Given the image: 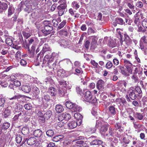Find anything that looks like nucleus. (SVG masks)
Listing matches in <instances>:
<instances>
[{"instance_id": "cd10ccee", "label": "nucleus", "mask_w": 147, "mask_h": 147, "mask_svg": "<svg viewBox=\"0 0 147 147\" xmlns=\"http://www.w3.org/2000/svg\"><path fill=\"white\" fill-rule=\"evenodd\" d=\"M52 112L51 111H47L43 115V117L47 120L49 119L52 115Z\"/></svg>"}, {"instance_id": "5701e85b", "label": "nucleus", "mask_w": 147, "mask_h": 147, "mask_svg": "<svg viewBox=\"0 0 147 147\" xmlns=\"http://www.w3.org/2000/svg\"><path fill=\"white\" fill-rule=\"evenodd\" d=\"M33 135L35 137L40 138L42 136V131L39 129L35 130L34 132Z\"/></svg>"}, {"instance_id": "052dcab7", "label": "nucleus", "mask_w": 147, "mask_h": 147, "mask_svg": "<svg viewBox=\"0 0 147 147\" xmlns=\"http://www.w3.org/2000/svg\"><path fill=\"white\" fill-rule=\"evenodd\" d=\"M45 81L46 83L48 82L49 83H51L53 82V80L50 78H46L45 79Z\"/></svg>"}, {"instance_id": "a18cd8bd", "label": "nucleus", "mask_w": 147, "mask_h": 147, "mask_svg": "<svg viewBox=\"0 0 147 147\" xmlns=\"http://www.w3.org/2000/svg\"><path fill=\"white\" fill-rule=\"evenodd\" d=\"M24 107L26 110H30L32 108V106L30 103H28L24 105Z\"/></svg>"}, {"instance_id": "09e8293b", "label": "nucleus", "mask_w": 147, "mask_h": 147, "mask_svg": "<svg viewBox=\"0 0 147 147\" xmlns=\"http://www.w3.org/2000/svg\"><path fill=\"white\" fill-rule=\"evenodd\" d=\"M90 39H92V41L91 43L97 42L98 38L97 36H91Z\"/></svg>"}, {"instance_id": "4d7b16f0", "label": "nucleus", "mask_w": 147, "mask_h": 147, "mask_svg": "<svg viewBox=\"0 0 147 147\" xmlns=\"http://www.w3.org/2000/svg\"><path fill=\"white\" fill-rule=\"evenodd\" d=\"M51 55L49 56V55H45L44 58L43 62L46 63L48 61V60L50 57Z\"/></svg>"}, {"instance_id": "338daca9", "label": "nucleus", "mask_w": 147, "mask_h": 147, "mask_svg": "<svg viewBox=\"0 0 147 147\" xmlns=\"http://www.w3.org/2000/svg\"><path fill=\"white\" fill-rule=\"evenodd\" d=\"M76 143L79 144H82V146H86V143H84L83 141H80L76 142Z\"/></svg>"}, {"instance_id": "bf43d9fd", "label": "nucleus", "mask_w": 147, "mask_h": 147, "mask_svg": "<svg viewBox=\"0 0 147 147\" xmlns=\"http://www.w3.org/2000/svg\"><path fill=\"white\" fill-rule=\"evenodd\" d=\"M131 78L132 80H134V82H136L138 80V78L137 77V75L133 74V76H132Z\"/></svg>"}, {"instance_id": "13d9d810", "label": "nucleus", "mask_w": 147, "mask_h": 147, "mask_svg": "<svg viewBox=\"0 0 147 147\" xmlns=\"http://www.w3.org/2000/svg\"><path fill=\"white\" fill-rule=\"evenodd\" d=\"M136 5L138 7L141 8L143 6V4L141 2L138 1L136 3Z\"/></svg>"}, {"instance_id": "58836bf2", "label": "nucleus", "mask_w": 147, "mask_h": 147, "mask_svg": "<svg viewBox=\"0 0 147 147\" xmlns=\"http://www.w3.org/2000/svg\"><path fill=\"white\" fill-rule=\"evenodd\" d=\"M10 126V124L8 122H5L3 123L2 126V128L5 129H8Z\"/></svg>"}, {"instance_id": "f257e3e1", "label": "nucleus", "mask_w": 147, "mask_h": 147, "mask_svg": "<svg viewBox=\"0 0 147 147\" xmlns=\"http://www.w3.org/2000/svg\"><path fill=\"white\" fill-rule=\"evenodd\" d=\"M65 104L66 107L70 109L72 112L80 111L81 110V108L79 107L77 105L73 103L70 101H67Z\"/></svg>"}, {"instance_id": "a19ab883", "label": "nucleus", "mask_w": 147, "mask_h": 147, "mask_svg": "<svg viewBox=\"0 0 147 147\" xmlns=\"http://www.w3.org/2000/svg\"><path fill=\"white\" fill-rule=\"evenodd\" d=\"M66 23V20H63L59 24L58 27V29H60L63 28Z\"/></svg>"}, {"instance_id": "7ed1b4c3", "label": "nucleus", "mask_w": 147, "mask_h": 147, "mask_svg": "<svg viewBox=\"0 0 147 147\" xmlns=\"http://www.w3.org/2000/svg\"><path fill=\"white\" fill-rule=\"evenodd\" d=\"M133 89V88H130L128 93L130 98L132 100H134L137 97L135 93L136 90Z\"/></svg>"}, {"instance_id": "37998d69", "label": "nucleus", "mask_w": 147, "mask_h": 147, "mask_svg": "<svg viewBox=\"0 0 147 147\" xmlns=\"http://www.w3.org/2000/svg\"><path fill=\"white\" fill-rule=\"evenodd\" d=\"M8 52V50L6 48H4L0 49V53L2 55H5Z\"/></svg>"}, {"instance_id": "72a5a7b5", "label": "nucleus", "mask_w": 147, "mask_h": 147, "mask_svg": "<svg viewBox=\"0 0 147 147\" xmlns=\"http://www.w3.org/2000/svg\"><path fill=\"white\" fill-rule=\"evenodd\" d=\"M22 133L24 135H26L28 134L29 131L28 128L26 127H23L21 131Z\"/></svg>"}, {"instance_id": "0eeeda50", "label": "nucleus", "mask_w": 147, "mask_h": 147, "mask_svg": "<svg viewBox=\"0 0 147 147\" xmlns=\"http://www.w3.org/2000/svg\"><path fill=\"white\" fill-rule=\"evenodd\" d=\"M84 97V98L88 101H90L93 99L92 94L89 91H87L85 93Z\"/></svg>"}, {"instance_id": "e433bc0d", "label": "nucleus", "mask_w": 147, "mask_h": 147, "mask_svg": "<svg viewBox=\"0 0 147 147\" xmlns=\"http://www.w3.org/2000/svg\"><path fill=\"white\" fill-rule=\"evenodd\" d=\"M71 6L73 8L76 9H78L80 7V5L76 1H74L72 3Z\"/></svg>"}, {"instance_id": "423d86ee", "label": "nucleus", "mask_w": 147, "mask_h": 147, "mask_svg": "<svg viewBox=\"0 0 147 147\" xmlns=\"http://www.w3.org/2000/svg\"><path fill=\"white\" fill-rule=\"evenodd\" d=\"M109 114L111 115H114L116 113V109L115 105H111L108 107Z\"/></svg>"}, {"instance_id": "f8f14e48", "label": "nucleus", "mask_w": 147, "mask_h": 147, "mask_svg": "<svg viewBox=\"0 0 147 147\" xmlns=\"http://www.w3.org/2000/svg\"><path fill=\"white\" fill-rule=\"evenodd\" d=\"M67 126L68 127L71 129L74 128L77 126V123L74 121H72L70 122L67 124Z\"/></svg>"}, {"instance_id": "f3484780", "label": "nucleus", "mask_w": 147, "mask_h": 147, "mask_svg": "<svg viewBox=\"0 0 147 147\" xmlns=\"http://www.w3.org/2000/svg\"><path fill=\"white\" fill-rule=\"evenodd\" d=\"M134 117L139 120H142L144 117V116L141 113L135 112L133 113Z\"/></svg>"}, {"instance_id": "6ab92c4d", "label": "nucleus", "mask_w": 147, "mask_h": 147, "mask_svg": "<svg viewBox=\"0 0 147 147\" xmlns=\"http://www.w3.org/2000/svg\"><path fill=\"white\" fill-rule=\"evenodd\" d=\"M48 92L51 96H55L57 94V90L54 88L51 87L48 90Z\"/></svg>"}, {"instance_id": "4be33fe9", "label": "nucleus", "mask_w": 147, "mask_h": 147, "mask_svg": "<svg viewBox=\"0 0 147 147\" xmlns=\"http://www.w3.org/2000/svg\"><path fill=\"white\" fill-rule=\"evenodd\" d=\"M102 143V142L98 139H95L90 142L91 145H100Z\"/></svg>"}, {"instance_id": "c756f323", "label": "nucleus", "mask_w": 147, "mask_h": 147, "mask_svg": "<svg viewBox=\"0 0 147 147\" xmlns=\"http://www.w3.org/2000/svg\"><path fill=\"white\" fill-rule=\"evenodd\" d=\"M42 100L43 102L49 101L50 100V96L49 94H45L42 97Z\"/></svg>"}, {"instance_id": "7c9ffc66", "label": "nucleus", "mask_w": 147, "mask_h": 147, "mask_svg": "<svg viewBox=\"0 0 147 147\" xmlns=\"http://www.w3.org/2000/svg\"><path fill=\"white\" fill-rule=\"evenodd\" d=\"M115 21L117 24L120 25H123L125 24V22L121 18H117L115 19Z\"/></svg>"}, {"instance_id": "a211bd4d", "label": "nucleus", "mask_w": 147, "mask_h": 147, "mask_svg": "<svg viewBox=\"0 0 147 147\" xmlns=\"http://www.w3.org/2000/svg\"><path fill=\"white\" fill-rule=\"evenodd\" d=\"M114 127L115 130L119 129V131L120 132L122 131L123 127L121 126V124L119 123H116L114 125Z\"/></svg>"}, {"instance_id": "dca6fc26", "label": "nucleus", "mask_w": 147, "mask_h": 147, "mask_svg": "<svg viewBox=\"0 0 147 147\" xmlns=\"http://www.w3.org/2000/svg\"><path fill=\"white\" fill-rule=\"evenodd\" d=\"M108 131V134H106V136H110L111 137H113L114 134V129L111 127H109Z\"/></svg>"}, {"instance_id": "9b49d317", "label": "nucleus", "mask_w": 147, "mask_h": 147, "mask_svg": "<svg viewBox=\"0 0 147 147\" xmlns=\"http://www.w3.org/2000/svg\"><path fill=\"white\" fill-rule=\"evenodd\" d=\"M60 45L61 46L65 48L69 47L68 45L69 42L67 40H61L60 41Z\"/></svg>"}, {"instance_id": "aec40b11", "label": "nucleus", "mask_w": 147, "mask_h": 147, "mask_svg": "<svg viewBox=\"0 0 147 147\" xmlns=\"http://www.w3.org/2000/svg\"><path fill=\"white\" fill-rule=\"evenodd\" d=\"M108 45L110 47H114L116 46V42L115 40L110 39L109 40Z\"/></svg>"}, {"instance_id": "c85d7f7f", "label": "nucleus", "mask_w": 147, "mask_h": 147, "mask_svg": "<svg viewBox=\"0 0 147 147\" xmlns=\"http://www.w3.org/2000/svg\"><path fill=\"white\" fill-rule=\"evenodd\" d=\"M7 7V5L5 3H0V9L1 10V11H3V10H6Z\"/></svg>"}, {"instance_id": "3c124183", "label": "nucleus", "mask_w": 147, "mask_h": 147, "mask_svg": "<svg viewBox=\"0 0 147 147\" xmlns=\"http://www.w3.org/2000/svg\"><path fill=\"white\" fill-rule=\"evenodd\" d=\"M22 96L21 95L18 94L12 98H9V99L10 100H12L13 99H17L20 98L22 97Z\"/></svg>"}, {"instance_id": "4468645a", "label": "nucleus", "mask_w": 147, "mask_h": 147, "mask_svg": "<svg viewBox=\"0 0 147 147\" xmlns=\"http://www.w3.org/2000/svg\"><path fill=\"white\" fill-rule=\"evenodd\" d=\"M121 71V74L126 76H129V74L127 72L125 67L122 66L120 65L118 67Z\"/></svg>"}, {"instance_id": "473e14b6", "label": "nucleus", "mask_w": 147, "mask_h": 147, "mask_svg": "<svg viewBox=\"0 0 147 147\" xmlns=\"http://www.w3.org/2000/svg\"><path fill=\"white\" fill-rule=\"evenodd\" d=\"M62 115L65 120L68 121L71 118V115L68 113H63Z\"/></svg>"}, {"instance_id": "774afa93", "label": "nucleus", "mask_w": 147, "mask_h": 147, "mask_svg": "<svg viewBox=\"0 0 147 147\" xmlns=\"http://www.w3.org/2000/svg\"><path fill=\"white\" fill-rule=\"evenodd\" d=\"M119 60L115 58L113 60V63L115 65H117L119 64Z\"/></svg>"}, {"instance_id": "f03ea898", "label": "nucleus", "mask_w": 147, "mask_h": 147, "mask_svg": "<svg viewBox=\"0 0 147 147\" xmlns=\"http://www.w3.org/2000/svg\"><path fill=\"white\" fill-rule=\"evenodd\" d=\"M53 27L52 25L49 23L45 25L44 29L42 30V32L45 34H49L52 30Z\"/></svg>"}, {"instance_id": "39448f33", "label": "nucleus", "mask_w": 147, "mask_h": 147, "mask_svg": "<svg viewBox=\"0 0 147 147\" xmlns=\"http://www.w3.org/2000/svg\"><path fill=\"white\" fill-rule=\"evenodd\" d=\"M104 82L102 80H98L97 82L96 88L99 90H103L104 89Z\"/></svg>"}, {"instance_id": "b1692460", "label": "nucleus", "mask_w": 147, "mask_h": 147, "mask_svg": "<svg viewBox=\"0 0 147 147\" xmlns=\"http://www.w3.org/2000/svg\"><path fill=\"white\" fill-rule=\"evenodd\" d=\"M50 51V49L48 44L45 43L44 44V46L43 47L41 53H42V54H44L45 52L47 51Z\"/></svg>"}, {"instance_id": "bb28decb", "label": "nucleus", "mask_w": 147, "mask_h": 147, "mask_svg": "<svg viewBox=\"0 0 147 147\" xmlns=\"http://www.w3.org/2000/svg\"><path fill=\"white\" fill-rule=\"evenodd\" d=\"M32 90L33 94L35 96H37L39 94L40 92L39 90L36 87H33Z\"/></svg>"}, {"instance_id": "0e129e2a", "label": "nucleus", "mask_w": 147, "mask_h": 147, "mask_svg": "<svg viewBox=\"0 0 147 147\" xmlns=\"http://www.w3.org/2000/svg\"><path fill=\"white\" fill-rule=\"evenodd\" d=\"M20 63L21 65L24 66L26 65L27 63L26 60L25 59H22L20 61Z\"/></svg>"}, {"instance_id": "8fccbe9b", "label": "nucleus", "mask_w": 147, "mask_h": 147, "mask_svg": "<svg viewBox=\"0 0 147 147\" xmlns=\"http://www.w3.org/2000/svg\"><path fill=\"white\" fill-rule=\"evenodd\" d=\"M76 92L78 94H79L81 95H82L83 94V93L82 90L79 87L77 86L76 88Z\"/></svg>"}, {"instance_id": "864d4df0", "label": "nucleus", "mask_w": 147, "mask_h": 147, "mask_svg": "<svg viewBox=\"0 0 147 147\" xmlns=\"http://www.w3.org/2000/svg\"><path fill=\"white\" fill-rule=\"evenodd\" d=\"M90 44V42L88 40H86L84 44V46L86 49H89Z\"/></svg>"}, {"instance_id": "de8ad7c7", "label": "nucleus", "mask_w": 147, "mask_h": 147, "mask_svg": "<svg viewBox=\"0 0 147 147\" xmlns=\"http://www.w3.org/2000/svg\"><path fill=\"white\" fill-rule=\"evenodd\" d=\"M22 34L27 39L31 36L30 34L29 33H27L25 31L22 32Z\"/></svg>"}, {"instance_id": "412c9836", "label": "nucleus", "mask_w": 147, "mask_h": 147, "mask_svg": "<svg viewBox=\"0 0 147 147\" xmlns=\"http://www.w3.org/2000/svg\"><path fill=\"white\" fill-rule=\"evenodd\" d=\"M64 137L63 135H58L54 137L52 139V140L55 142H57L63 139Z\"/></svg>"}, {"instance_id": "680f3d73", "label": "nucleus", "mask_w": 147, "mask_h": 147, "mask_svg": "<svg viewBox=\"0 0 147 147\" xmlns=\"http://www.w3.org/2000/svg\"><path fill=\"white\" fill-rule=\"evenodd\" d=\"M134 90H136V91L139 94H140L142 93L141 88L139 87H136L135 89Z\"/></svg>"}, {"instance_id": "9d476101", "label": "nucleus", "mask_w": 147, "mask_h": 147, "mask_svg": "<svg viewBox=\"0 0 147 147\" xmlns=\"http://www.w3.org/2000/svg\"><path fill=\"white\" fill-rule=\"evenodd\" d=\"M109 125L108 124H104L102 126L100 130V132L102 134V133H105L108 130Z\"/></svg>"}, {"instance_id": "20e7f679", "label": "nucleus", "mask_w": 147, "mask_h": 147, "mask_svg": "<svg viewBox=\"0 0 147 147\" xmlns=\"http://www.w3.org/2000/svg\"><path fill=\"white\" fill-rule=\"evenodd\" d=\"M11 109L12 108L11 107H8L5 109L3 113L4 117L7 118L10 115Z\"/></svg>"}, {"instance_id": "a878e982", "label": "nucleus", "mask_w": 147, "mask_h": 147, "mask_svg": "<svg viewBox=\"0 0 147 147\" xmlns=\"http://www.w3.org/2000/svg\"><path fill=\"white\" fill-rule=\"evenodd\" d=\"M29 45H31L35 42V44H37L39 42L38 40L36 38L34 37L28 40Z\"/></svg>"}, {"instance_id": "c03bdc74", "label": "nucleus", "mask_w": 147, "mask_h": 147, "mask_svg": "<svg viewBox=\"0 0 147 147\" xmlns=\"http://www.w3.org/2000/svg\"><path fill=\"white\" fill-rule=\"evenodd\" d=\"M113 66V64L110 61H109L106 63L105 67L109 69L111 68Z\"/></svg>"}, {"instance_id": "c9c22d12", "label": "nucleus", "mask_w": 147, "mask_h": 147, "mask_svg": "<svg viewBox=\"0 0 147 147\" xmlns=\"http://www.w3.org/2000/svg\"><path fill=\"white\" fill-rule=\"evenodd\" d=\"M5 101V98L0 96V107H4Z\"/></svg>"}, {"instance_id": "69168bd1", "label": "nucleus", "mask_w": 147, "mask_h": 147, "mask_svg": "<svg viewBox=\"0 0 147 147\" xmlns=\"http://www.w3.org/2000/svg\"><path fill=\"white\" fill-rule=\"evenodd\" d=\"M119 102H121L124 105L126 104L127 103L125 99L123 98H120L119 100Z\"/></svg>"}, {"instance_id": "f704fd0d", "label": "nucleus", "mask_w": 147, "mask_h": 147, "mask_svg": "<svg viewBox=\"0 0 147 147\" xmlns=\"http://www.w3.org/2000/svg\"><path fill=\"white\" fill-rule=\"evenodd\" d=\"M16 142L19 144L21 142L22 140V136L20 134H17L16 135Z\"/></svg>"}, {"instance_id": "5fc2aeb1", "label": "nucleus", "mask_w": 147, "mask_h": 147, "mask_svg": "<svg viewBox=\"0 0 147 147\" xmlns=\"http://www.w3.org/2000/svg\"><path fill=\"white\" fill-rule=\"evenodd\" d=\"M134 22L136 24L138 25L140 23V20L138 17L136 16L135 18Z\"/></svg>"}, {"instance_id": "2f4dec72", "label": "nucleus", "mask_w": 147, "mask_h": 147, "mask_svg": "<svg viewBox=\"0 0 147 147\" xmlns=\"http://www.w3.org/2000/svg\"><path fill=\"white\" fill-rule=\"evenodd\" d=\"M56 54L55 53H52L51 55V56L49 59L47 61V63L49 65H50V64L53 61L55 56L56 55Z\"/></svg>"}, {"instance_id": "49530a36", "label": "nucleus", "mask_w": 147, "mask_h": 147, "mask_svg": "<svg viewBox=\"0 0 147 147\" xmlns=\"http://www.w3.org/2000/svg\"><path fill=\"white\" fill-rule=\"evenodd\" d=\"M97 45L98 44H97V42L91 43L90 49L92 50H94L97 47Z\"/></svg>"}, {"instance_id": "e2e57ef3", "label": "nucleus", "mask_w": 147, "mask_h": 147, "mask_svg": "<svg viewBox=\"0 0 147 147\" xmlns=\"http://www.w3.org/2000/svg\"><path fill=\"white\" fill-rule=\"evenodd\" d=\"M6 43L9 45H11L12 43V40L9 38H7L6 39Z\"/></svg>"}, {"instance_id": "4c0bfd02", "label": "nucleus", "mask_w": 147, "mask_h": 147, "mask_svg": "<svg viewBox=\"0 0 147 147\" xmlns=\"http://www.w3.org/2000/svg\"><path fill=\"white\" fill-rule=\"evenodd\" d=\"M46 134L48 136L50 137H52L54 135V132L52 130H49L47 131Z\"/></svg>"}, {"instance_id": "6e6552de", "label": "nucleus", "mask_w": 147, "mask_h": 147, "mask_svg": "<svg viewBox=\"0 0 147 147\" xmlns=\"http://www.w3.org/2000/svg\"><path fill=\"white\" fill-rule=\"evenodd\" d=\"M21 90L24 92L28 93L31 90L30 87L27 85H23L21 87Z\"/></svg>"}, {"instance_id": "393cba45", "label": "nucleus", "mask_w": 147, "mask_h": 147, "mask_svg": "<svg viewBox=\"0 0 147 147\" xmlns=\"http://www.w3.org/2000/svg\"><path fill=\"white\" fill-rule=\"evenodd\" d=\"M15 9L12 6H10L8 9V17L10 16L14 12Z\"/></svg>"}, {"instance_id": "1a4fd4ad", "label": "nucleus", "mask_w": 147, "mask_h": 147, "mask_svg": "<svg viewBox=\"0 0 147 147\" xmlns=\"http://www.w3.org/2000/svg\"><path fill=\"white\" fill-rule=\"evenodd\" d=\"M14 109V111L16 112H18L21 111L22 108V105L18 103H16L13 107Z\"/></svg>"}, {"instance_id": "2eb2a0df", "label": "nucleus", "mask_w": 147, "mask_h": 147, "mask_svg": "<svg viewBox=\"0 0 147 147\" xmlns=\"http://www.w3.org/2000/svg\"><path fill=\"white\" fill-rule=\"evenodd\" d=\"M36 139L34 137H31L27 140V143L29 145H32L35 143Z\"/></svg>"}, {"instance_id": "ddd939ff", "label": "nucleus", "mask_w": 147, "mask_h": 147, "mask_svg": "<svg viewBox=\"0 0 147 147\" xmlns=\"http://www.w3.org/2000/svg\"><path fill=\"white\" fill-rule=\"evenodd\" d=\"M55 110L58 113H61L64 110L63 107L61 105H57L55 107Z\"/></svg>"}, {"instance_id": "ea45409f", "label": "nucleus", "mask_w": 147, "mask_h": 147, "mask_svg": "<svg viewBox=\"0 0 147 147\" xmlns=\"http://www.w3.org/2000/svg\"><path fill=\"white\" fill-rule=\"evenodd\" d=\"M67 7V5H64L63 4H60L57 7V9H60L65 10Z\"/></svg>"}, {"instance_id": "79ce46f5", "label": "nucleus", "mask_w": 147, "mask_h": 147, "mask_svg": "<svg viewBox=\"0 0 147 147\" xmlns=\"http://www.w3.org/2000/svg\"><path fill=\"white\" fill-rule=\"evenodd\" d=\"M142 25L144 29L147 28V19H144L142 22Z\"/></svg>"}, {"instance_id": "6e6d98bb", "label": "nucleus", "mask_w": 147, "mask_h": 147, "mask_svg": "<svg viewBox=\"0 0 147 147\" xmlns=\"http://www.w3.org/2000/svg\"><path fill=\"white\" fill-rule=\"evenodd\" d=\"M13 84L16 87H19L21 85V82L19 81H15L13 82Z\"/></svg>"}, {"instance_id": "603ef678", "label": "nucleus", "mask_w": 147, "mask_h": 147, "mask_svg": "<svg viewBox=\"0 0 147 147\" xmlns=\"http://www.w3.org/2000/svg\"><path fill=\"white\" fill-rule=\"evenodd\" d=\"M132 66H130V65H126L125 66V67H126L127 71H128V72L127 73L129 74V73L131 74L132 72V69L131 67Z\"/></svg>"}]
</instances>
